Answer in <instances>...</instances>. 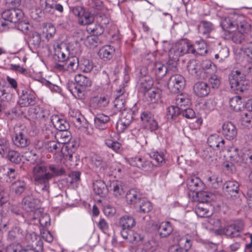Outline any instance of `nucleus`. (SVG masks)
Instances as JSON below:
<instances>
[{"label":"nucleus","instance_id":"nucleus-6","mask_svg":"<svg viewBox=\"0 0 252 252\" xmlns=\"http://www.w3.org/2000/svg\"><path fill=\"white\" fill-rule=\"evenodd\" d=\"M228 81L231 88L236 93H243L248 88L246 75L239 70H233L228 75Z\"/></svg>","mask_w":252,"mask_h":252},{"label":"nucleus","instance_id":"nucleus-11","mask_svg":"<svg viewBox=\"0 0 252 252\" xmlns=\"http://www.w3.org/2000/svg\"><path fill=\"white\" fill-rule=\"evenodd\" d=\"M153 85V80L147 75V68L146 67L141 68L139 79L137 82V87L142 93L149 91Z\"/></svg>","mask_w":252,"mask_h":252},{"label":"nucleus","instance_id":"nucleus-36","mask_svg":"<svg viewBox=\"0 0 252 252\" xmlns=\"http://www.w3.org/2000/svg\"><path fill=\"white\" fill-rule=\"evenodd\" d=\"M93 189L95 194L104 196L107 193L108 189L105 183L101 180H96L93 183Z\"/></svg>","mask_w":252,"mask_h":252},{"label":"nucleus","instance_id":"nucleus-41","mask_svg":"<svg viewBox=\"0 0 252 252\" xmlns=\"http://www.w3.org/2000/svg\"><path fill=\"white\" fill-rule=\"evenodd\" d=\"M182 108L172 105L166 109V117L168 121H172L176 120L181 113Z\"/></svg>","mask_w":252,"mask_h":252},{"label":"nucleus","instance_id":"nucleus-60","mask_svg":"<svg viewBox=\"0 0 252 252\" xmlns=\"http://www.w3.org/2000/svg\"><path fill=\"white\" fill-rule=\"evenodd\" d=\"M98 38L94 35H90L87 37L85 39L84 43L88 47H94L97 46Z\"/></svg>","mask_w":252,"mask_h":252},{"label":"nucleus","instance_id":"nucleus-45","mask_svg":"<svg viewBox=\"0 0 252 252\" xmlns=\"http://www.w3.org/2000/svg\"><path fill=\"white\" fill-rule=\"evenodd\" d=\"M40 6L41 10L45 13H53L54 11V0H40Z\"/></svg>","mask_w":252,"mask_h":252},{"label":"nucleus","instance_id":"nucleus-25","mask_svg":"<svg viewBox=\"0 0 252 252\" xmlns=\"http://www.w3.org/2000/svg\"><path fill=\"white\" fill-rule=\"evenodd\" d=\"M208 145L214 149L219 150L223 148L224 145V140L222 137L217 134L210 135L208 138Z\"/></svg>","mask_w":252,"mask_h":252},{"label":"nucleus","instance_id":"nucleus-37","mask_svg":"<svg viewBox=\"0 0 252 252\" xmlns=\"http://www.w3.org/2000/svg\"><path fill=\"white\" fill-rule=\"evenodd\" d=\"M12 141L16 146L22 148L27 146L30 143V141L22 131L16 132L12 137Z\"/></svg>","mask_w":252,"mask_h":252},{"label":"nucleus","instance_id":"nucleus-12","mask_svg":"<svg viewBox=\"0 0 252 252\" xmlns=\"http://www.w3.org/2000/svg\"><path fill=\"white\" fill-rule=\"evenodd\" d=\"M185 85L184 77L180 74L172 75L168 82V87L170 91L174 93H177L182 90Z\"/></svg>","mask_w":252,"mask_h":252},{"label":"nucleus","instance_id":"nucleus-4","mask_svg":"<svg viewBox=\"0 0 252 252\" xmlns=\"http://www.w3.org/2000/svg\"><path fill=\"white\" fill-rule=\"evenodd\" d=\"M153 160L150 161L142 157H135L128 159V162L133 166H136L146 172H151L155 166L162 165L165 162V158L163 152L152 151L149 154Z\"/></svg>","mask_w":252,"mask_h":252},{"label":"nucleus","instance_id":"nucleus-53","mask_svg":"<svg viewBox=\"0 0 252 252\" xmlns=\"http://www.w3.org/2000/svg\"><path fill=\"white\" fill-rule=\"evenodd\" d=\"M66 61L68 63L67 69L70 71H73L79 67L80 61L76 57H69Z\"/></svg>","mask_w":252,"mask_h":252},{"label":"nucleus","instance_id":"nucleus-14","mask_svg":"<svg viewBox=\"0 0 252 252\" xmlns=\"http://www.w3.org/2000/svg\"><path fill=\"white\" fill-rule=\"evenodd\" d=\"M24 15V12L20 9L10 8L3 11L1 16L8 19L11 23H17L23 19Z\"/></svg>","mask_w":252,"mask_h":252},{"label":"nucleus","instance_id":"nucleus-20","mask_svg":"<svg viewBox=\"0 0 252 252\" xmlns=\"http://www.w3.org/2000/svg\"><path fill=\"white\" fill-rule=\"evenodd\" d=\"M110 190L114 196L117 198L123 197L126 193V187L125 184L120 181H113L110 183Z\"/></svg>","mask_w":252,"mask_h":252},{"label":"nucleus","instance_id":"nucleus-57","mask_svg":"<svg viewBox=\"0 0 252 252\" xmlns=\"http://www.w3.org/2000/svg\"><path fill=\"white\" fill-rule=\"evenodd\" d=\"M109 102V97L106 95H103L101 96L99 98H98L97 100L96 104L97 107L101 109L107 107Z\"/></svg>","mask_w":252,"mask_h":252},{"label":"nucleus","instance_id":"nucleus-49","mask_svg":"<svg viewBox=\"0 0 252 252\" xmlns=\"http://www.w3.org/2000/svg\"><path fill=\"white\" fill-rule=\"evenodd\" d=\"M198 28L200 33L207 34L212 31L213 26L210 22L202 21L198 25Z\"/></svg>","mask_w":252,"mask_h":252},{"label":"nucleus","instance_id":"nucleus-32","mask_svg":"<svg viewBox=\"0 0 252 252\" xmlns=\"http://www.w3.org/2000/svg\"><path fill=\"white\" fill-rule=\"evenodd\" d=\"M193 91L197 96L199 97H204L209 94L210 88L206 83L204 82H198L195 84Z\"/></svg>","mask_w":252,"mask_h":252},{"label":"nucleus","instance_id":"nucleus-40","mask_svg":"<svg viewBox=\"0 0 252 252\" xmlns=\"http://www.w3.org/2000/svg\"><path fill=\"white\" fill-rule=\"evenodd\" d=\"M229 107L234 111H241L244 108V103L242 98L239 96H235L229 100Z\"/></svg>","mask_w":252,"mask_h":252},{"label":"nucleus","instance_id":"nucleus-27","mask_svg":"<svg viewBox=\"0 0 252 252\" xmlns=\"http://www.w3.org/2000/svg\"><path fill=\"white\" fill-rule=\"evenodd\" d=\"M187 69L189 74L195 77L204 78L206 75H201V70L200 63L197 61L192 60L189 61L187 65Z\"/></svg>","mask_w":252,"mask_h":252},{"label":"nucleus","instance_id":"nucleus-28","mask_svg":"<svg viewBox=\"0 0 252 252\" xmlns=\"http://www.w3.org/2000/svg\"><path fill=\"white\" fill-rule=\"evenodd\" d=\"M122 237L129 242L142 240V237L136 232H134L131 228H123L121 230Z\"/></svg>","mask_w":252,"mask_h":252},{"label":"nucleus","instance_id":"nucleus-13","mask_svg":"<svg viewBox=\"0 0 252 252\" xmlns=\"http://www.w3.org/2000/svg\"><path fill=\"white\" fill-rule=\"evenodd\" d=\"M45 148L49 152L55 154L56 158L59 160L61 159L63 154L62 152L63 145L56 140L46 141L44 143Z\"/></svg>","mask_w":252,"mask_h":252},{"label":"nucleus","instance_id":"nucleus-59","mask_svg":"<svg viewBox=\"0 0 252 252\" xmlns=\"http://www.w3.org/2000/svg\"><path fill=\"white\" fill-rule=\"evenodd\" d=\"M216 106V102L213 99H209L204 101L202 107V108L207 111H210L214 109Z\"/></svg>","mask_w":252,"mask_h":252},{"label":"nucleus","instance_id":"nucleus-39","mask_svg":"<svg viewBox=\"0 0 252 252\" xmlns=\"http://www.w3.org/2000/svg\"><path fill=\"white\" fill-rule=\"evenodd\" d=\"M201 70V75L202 73L213 74L217 70L216 65L210 60H203L200 63Z\"/></svg>","mask_w":252,"mask_h":252},{"label":"nucleus","instance_id":"nucleus-31","mask_svg":"<svg viewBox=\"0 0 252 252\" xmlns=\"http://www.w3.org/2000/svg\"><path fill=\"white\" fill-rule=\"evenodd\" d=\"M115 52V48L110 45H107L102 46L98 52V55L99 58L104 61L109 60L111 59L114 55Z\"/></svg>","mask_w":252,"mask_h":252},{"label":"nucleus","instance_id":"nucleus-62","mask_svg":"<svg viewBox=\"0 0 252 252\" xmlns=\"http://www.w3.org/2000/svg\"><path fill=\"white\" fill-rule=\"evenodd\" d=\"M92 162L96 167L100 168V171L104 170L106 164L102 161L101 157L96 156L92 159Z\"/></svg>","mask_w":252,"mask_h":252},{"label":"nucleus","instance_id":"nucleus-47","mask_svg":"<svg viewBox=\"0 0 252 252\" xmlns=\"http://www.w3.org/2000/svg\"><path fill=\"white\" fill-rule=\"evenodd\" d=\"M52 136H54V134H52ZM55 139H57L60 143L63 145V144H65L69 142L70 140V133L69 132L65 130V131H60L56 135L55 134Z\"/></svg>","mask_w":252,"mask_h":252},{"label":"nucleus","instance_id":"nucleus-23","mask_svg":"<svg viewBox=\"0 0 252 252\" xmlns=\"http://www.w3.org/2000/svg\"><path fill=\"white\" fill-rule=\"evenodd\" d=\"M223 189L231 197L237 198L239 197V184L236 181L231 180L226 182L223 185Z\"/></svg>","mask_w":252,"mask_h":252},{"label":"nucleus","instance_id":"nucleus-52","mask_svg":"<svg viewBox=\"0 0 252 252\" xmlns=\"http://www.w3.org/2000/svg\"><path fill=\"white\" fill-rule=\"evenodd\" d=\"M240 122L245 127L252 126V114L250 112L243 113L241 115Z\"/></svg>","mask_w":252,"mask_h":252},{"label":"nucleus","instance_id":"nucleus-56","mask_svg":"<svg viewBox=\"0 0 252 252\" xmlns=\"http://www.w3.org/2000/svg\"><path fill=\"white\" fill-rule=\"evenodd\" d=\"M22 236V230L19 227H15L8 233V238L11 240L15 239L21 238Z\"/></svg>","mask_w":252,"mask_h":252},{"label":"nucleus","instance_id":"nucleus-1","mask_svg":"<svg viewBox=\"0 0 252 252\" xmlns=\"http://www.w3.org/2000/svg\"><path fill=\"white\" fill-rule=\"evenodd\" d=\"M224 31L229 33L233 32L232 40L236 43H241L246 38L247 32L250 25L244 16L235 13H231L225 17L220 23Z\"/></svg>","mask_w":252,"mask_h":252},{"label":"nucleus","instance_id":"nucleus-29","mask_svg":"<svg viewBox=\"0 0 252 252\" xmlns=\"http://www.w3.org/2000/svg\"><path fill=\"white\" fill-rule=\"evenodd\" d=\"M192 239L188 234L185 235H179L176 238L177 244L182 248L184 252H188L192 246Z\"/></svg>","mask_w":252,"mask_h":252},{"label":"nucleus","instance_id":"nucleus-17","mask_svg":"<svg viewBox=\"0 0 252 252\" xmlns=\"http://www.w3.org/2000/svg\"><path fill=\"white\" fill-rule=\"evenodd\" d=\"M222 133L226 139L232 140L236 137L237 129L232 122H226L222 126Z\"/></svg>","mask_w":252,"mask_h":252},{"label":"nucleus","instance_id":"nucleus-58","mask_svg":"<svg viewBox=\"0 0 252 252\" xmlns=\"http://www.w3.org/2000/svg\"><path fill=\"white\" fill-rule=\"evenodd\" d=\"M46 29V38L49 40L52 38L56 33L55 27L51 24H47L45 26Z\"/></svg>","mask_w":252,"mask_h":252},{"label":"nucleus","instance_id":"nucleus-35","mask_svg":"<svg viewBox=\"0 0 252 252\" xmlns=\"http://www.w3.org/2000/svg\"><path fill=\"white\" fill-rule=\"evenodd\" d=\"M55 128L59 131H65L69 127L68 123L63 119L61 118L59 115H54L51 119Z\"/></svg>","mask_w":252,"mask_h":252},{"label":"nucleus","instance_id":"nucleus-30","mask_svg":"<svg viewBox=\"0 0 252 252\" xmlns=\"http://www.w3.org/2000/svg\"><path fill=\"white\" fill-rule=\"evenodd\" d=\"M243 227V222H236L228 227L225 231L226 235L231 238L239 237Z\"/></svg>","mask_w":252,"mask_h":252},{"label":"nucleus","instance_id":"nucleus-50","mask_svg":"<svg viewBox=\"0 0 252 252\" xmlns=\"http://www.w3.org/2000/svg\"><path fill=\"white\" fill-rule=\"evenodd\" d=\"M79 67L83 72H89L93 68V63L88 59H81L79 62Z\"/></svg>","mask_w":252,"mask_h":252},{"label":"nucleus","instance_id":"nucleus-24","mask_svg":"<svg viewBox=\"0 0 252 252\" xmlns=\"http://www.w3.org/2000/svg\"><path fill=\"white\" fill-rule=\"evenodd\" d=\"M31 236L32 239H35L37 240L35 242L36 246L38 247V250H36L35 248H34L33 246L32 245H27L25 247H23L22 246L21 251L20 252H39V251H41L43 250V244L42 242L40 239L39 237H37L36 234L34 233H32L30 235H27V238H29V236Z\"/></svg>","mask_w":252,"mask_h":252},{"label":"nucleus","instance_id":"nucleus-9","mask_svg":"<svg viewBox=\"0 0 252 252\" xmlns=\"http://www.w3.org/2000/svg\"><path fill=\"white\" fill-rule=\"evenodd\" d=\"M40 201L34 198L32 195H28L25 197L22 200V207L24 210L30 213L28 220H35V214L38 212L36 210Z\"/></svg>","mask_w":252,"mask_h":252},{"label":"nucleus","instance_id":"nucleus-7","mask_svg":"<svg viewBox=\"0 0 252 252\" xmlns=\"http://www.w3.org/2000/svg\"><path fill=\"white\" fill-rule=\"evenodd\" d=\"M126 95L124 89L117 91L114 106L118 110L122 111L120 120L130 125L133 119L131 111L124 109Z\"/></svg>","mask_w":252,"mask_h":252},{"label":"nucleus","instance_id":"nucleus-64","mask_svg":"<svg viewBox=\"0 0 252 252\" xmlns=\"http://www.w3.org/2000/svg\"><path fill=\"white\" fill-rule=\"evenodd\" d=\"M22 245L19 243H13L8 246L5 249L6 252H20Z\"/></svg>","mask_w":252,"mask_h":252},{"label":"nucleus","instance_id":"nucleus-34","mask_svg":"<svg viewBox=\"0 0 252 252\" xmlns=\"http://www.w3.org/2000/svg\"><path fill=\"white\" fill-rule=\"evenodd\" d=\"M143 93L147 101L151 103H158L160 101L161 96V91L158 89H154Z\"/></svg>","mask_w":252,"mask_h":252},{"label":"nucleus","instance_id":"nucleus-26","mask_svg":"<svg viewBox=\"0 0 252 252\" xmlns=\"http://www.w3.org/2000/svg\"><path fill=\"white\" fill-rule=\"evenodd\" d=\"M155 227L158 229L159 235L161 238L168 236L173 230L172 224L169 221H163L159 224H156Z\"/></svg>","mask_w":252,"mask_h":252},{"label":"nucleus","instance_id":"nucleus-33","mask_svg":"<svg viewBox=\"0 0 252 252\" xmlns=\"http://www.w3.org/2000/svg\"><path fill=\"white\" fill-rule=\"evenodd\" d=\"M110 118L103 114H97L94 118V126L99 129H106L108 126Z\"/></svg>","mask_w":252,"mask_h":252},{"label":"nucleus","instance_id":"nucleus-16","mask_svg":"<svg viewBox=\"0 0 252 252\" xmlns=\"http://www.w3.org/2000/svg\"><path fill=\"white\" fill-rule=\"evenodd\" d=\"M35 103V96L34 93L29 89H26L22 91L18 103L21 107H27L32 105Z\"/></svg>","mask_w":252,"mask_h":252},{"label":"nucleus","instance_id":"nucleus-5","mask_svg":"<svg viewBox=\"0 0 252 252\" xmlns=\"http://www.w3.org/2000/svg\"><path fill=\"white\" fill-rule=\"evenodd\" d=\"M74 80L80 88L73 82H69L67 85V89L75 97L80 99H83L85 96V90L92 86V81L89 78L81 74L76 75Z\"/></svg>","mask_w":252,"mask_h":252},{"label":"nucleus","instance_id":"nucleus-3","mask_svg":"<svg viewBox=\"0 0 252 252\" xmlns=\"http://www.w3.org/2000/svg\"><path fill=\"white\" fill-rule=\"evenodd\" d=\"M207 53V44L203 40L196 41L193 45L186 40H181L173 45L170 49L169 57L174 62L173 64V70L175 71L176 70V62L180 56L187 53L204 56Z\"/></svg>","mask_w":252,"mask_h":252},{"label":"nucleus","instance_id":"nucleus-46","mask_svg":"<svg viewBox=\"0 0 252 252\" xmlns=\"http://www.w3.org/2000/svg\"><path fill=\"white\" fill-rule=\"evenodd\" d=\"M26 183L22 180H17L11 185V189L16 195H21L25 190Z\"/></svg>","mask_w":252,"mask_h":252},{"label":"nucleus","instance_id":"nucleus-8","mask_svg":"<svg viewBox=\"0 0 252 252\" xmlns=\"http://www.w3.org/2000/svg\"><path fill=\"white\" fill-rule=\"evenodd\" d=\"M231 153L230 158L234 162L240 163L241 162H251L252 160V151L248 148H243L239 152L238 148L232 147L230 150Z\"/></svg>","mask_w":252,"mask_h":252},{"label":"nucleus","instance_id":"nucleus-15","mask_svg":"<svg viewBox=\"0 0 252 252\" xmlns=\"http://www.w3.org/2000/svg\"><path fill=\"white\" fill-rule=\"evenodd\" d=\"M66 44L61 43L54 45V58L55 60L60 62H64L69 59L70 55L68 50L66 49Z\"/></svg>","mask_w":252,"mask_h":252},{"label":"nucleus","instance_id":"nucleus-10","mask_svg":"<svg viewBox=\"0 0 252 252\" xmlns=\"http://www.w3.org/2000/svg\"><path fill=\"white\" fill-rule=\"evenodd\" d=\"M71 11L78 18V23L80 25H90L94 21V14L89 11H86L82 6L73 7Z\"/></svg>","mask_w":252,"mask_h":252},{"label":"nucleus","instance_id":"nucleus-55","mask_svg":"<svg viewBox=\"0 0 252 252\" xmlns=\"http://www.w3.org/2000/svg\"><path fill=\"white\" fill-rule=\"evenodd\" d=\"M195 213L201 218L209 217L211 214L209 213L208 209L202 206V204L198 205L195 209Z\"/></svg>","mask_w":252,"mask_h":252},{"label":"nucleus","instance_id":"nucleus-18","mask_svg":"<svg viewBox=\"0 0 252 252\" xmlns=\"http://www.w3.org/2000/svg\"><path fill=\"white\" fill-rule=\"evenodd\" d=\"M189 196L192 201H197L201 203L208 202L213 199V195L205 191L199 190L192 194L189 193Z\"/></svg>","mask_w":252,"mask_h":252},{"label":"nucleus","instance_id":"nucleus-21","mask_svg":"<svg viewBox=\"0 0 252 252\" xmlns=\"http://www.w3.org/2000/svg\"><path fill=\"white\" fill-rule=\"evenodd\" d=\"M151 73L155 75L157 79L162 78L166 74L168 69L163 64L160 62H156L150 66Z\"/></svg>","mask_w":252,"mask_h":252},{"label":"nucleus","instance_id":"nucleus-48","mask_svg":"<svg viewBox=\"0 0 252 252\" xmlns=\"http://www.w3.org/2000/svg\"><path fill=\"white\" fill-rule=\"evenodd\" d=\"M175 103L177 106L181 108L182 106H188L190 103L189 96L184 94H178L175 98Z\"/></svg>","mask_w":252,"mask_h":252},{"label":"nucleus","instance_id":"nucleus-54","mask_svg":"<svg viewBox=\"0 0 252 252\" xmlns=\"http://www.w3.org/2000/svg\"><path fill=\"white\" fill-rule=\"evenodd\" d=\"M139 207L140 212L144 213L149 212L153 207L151 203L144 198L141 200Z\"/></svg>","mask_w":252,"mask_h":252},{"label":"nucleus","instance_id":"nucleus-44","mask_svg":"<svg viewBox=\"0 0 252 252\" xmlns=\"http://www.w3.org/2000/svg\"><path fill=\"white\" fill-rule=\"evenodd\" d=\"M66 47L67 50H68L69 55L71 57H76L81 52L80 44L77 41L68 43L66 44Z\"/></svg>","mask_w":252,"mask_h":252},{"label":"nucleus","instance_id":"nucleus-61","mask_svg":"<svg viewBox=\"0 0 252 252\" xmlns=\"http://www.w3.org/2000/svg\"><path fill=\"white\" fill-rule=\"evenodd\" d=\"M17 28L19 30L21 31L25 34H28L31 26L28 22L20 21L18 22Z\"/></svg>","mask_w":252,"mask_h":252},{"label":"nucleus","instance_id":"nucleus-63","mask_svg":"<svg viewBox=\"0 0 252 252\" xmlns=\"http://www.w3.org/2000/svg\"><path fill=\"white\" fill-rule=\"evenodd\" d=\"M39 222L42 227H47L50 224V217L47 214H43L39 219Z\"/></svg>","mask_w":252,"mask_h":252},{"label":"nucleus","instance_id":"nucleus-42","mask_svg":"<svg viewBox=\"0 0 252 252\" xmlns=\"http://www.w3.org/2000/svg\"><path fill=\"white\" fill-rule=\"evenodd\" d=\"M208 227L217 234H221L224 230L221 228V222L219 219L211 218L208 221Z\"/></svg>","mask_w":252,"mask_h":252},{"label":"nucleus","instance_id":"nucleus-38","mask_svg":"<svg viewBox=\"0 0 252 252\" xmlns=\"http://www.w3.org/2000/svg\"><path fill=\"white\" fill-rule=\"evenodd\" d=\"M110 137L106 138L105 140V145L109 148L112 149L116 153H119L121 151V144L117 142L113 138V136L115 135V132L113 131H109Z\"/></svg>","mask_w":252,"mask_h":252},{"label":"nucleus","instance_id":"nucleus-22","mask_svg":"<svg viewBox=\"0 0 252 252\" xmlns=\"http://www.w3.org/2000/svg\"><path fill=\"white\" fill-rule=\"evenodd\" d=\"M143 198L137 189H132L129 190L126 195V200L127 204L136 205L139 203Z\"/></svg>","mask_w":252,"mask_h":252},{"label":"nucleus","instance_id":"nucleus-43","mask_svg":"<svg viewBox=\"0 0 252 252\" xmlns=\"http://www.w3.org/2000/svg\"><path fill=\"white\" fill-rule=\"evenodd\" d=\"M119 224L123 228H131L135 224V222L132 217L125 215L120 218Z\"/></svg>","mask_w":252,"mask_h":252},{"label":"nucleus","instance_id":"nucleus-51","mask_svg":"<svg viewBox=\"0 0 252 252\" xmlns=\"http://www.w3.org/2000/svg\"><path fill=\"white\" fill-rule=\"evenodd\" d=\"M29 42L34 48L39 47L41 43L40 34L36 32H32L30 36Z\"/></svg>","mask_w":252,"mask_h":252},{"label":"nucleus","instance_id":"nucleus-19","mask_svg":"<svg viewBox=\"0 0 252 252\" xmlns=\"http://www.w3.org/2000/svg\"><path fill=\"white\" fill-rule=\"evenodd\" d=\"M187 186L189 190V193L192 194L195 192L201 190L203 188L204 184L199 178L192 176L187 179Z\"/></svg>","mask_w":252,"mask_h":252},{"label":"nucleus","instance_id":"nucleus-2","mask_svg":"<svg viewBox=\"0 0 252 252\" xmlns=\"http://www.w3.org/2000/svg\"><path fill=\"white\" fill-rule=\"evenodd\" d=\"M49 169L51 172L47 171V168L43 164H37L32 170V176L37 189L44 191L46 197L49 196V180L54 176H61L64 174V169L53 164L50 165Z\"/></svg>","mask_w":252,"mask_h":252}]
</instances>
